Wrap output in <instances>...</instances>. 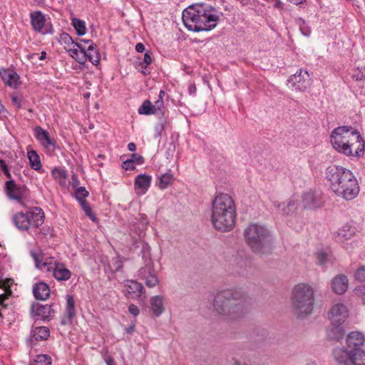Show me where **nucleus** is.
Returning <instances> with one entry per match:
<instances>
[{
    "label": "nucleus",
    "mask_w": 365,
    "mask_h": 365,
    "mask_svg": "<svg viewBox=\"0 0 365 365\" xmlns=\"http://www.w3.org/2000/svg\"><path fill=\"white\" fill-rule=\"evenodd\" d=\"M325 178L330 190L339 197L352 200L359 193V185L354 174L349 169L332 165L327 168Z\"/></svg>",
    "instance_id": "nucleus-1"
},
{
    "label": "nucleus",
    "mask_w": 365,
    "mask_h": 365,
    "mask_svg": "<svg viewBox=\"0 0 365 365\" xmlns=\"http://www.w3.org/2000/svg\"><path fill=\"white\" fill-rule=\"evenodd\" d=\"M332 147L338 153L348 157H361L364 153L365 143L360 133L350 126L334 128L330 135Z\"/></svg>",
    "instance_id": "nucleus-2"
},
{
    "label": "nucleus",
    "mask_w": 365,
    "mask_h": 365,
    "mask_svg": "<svg viewBox=\"0 0 365 365\" xmlns=\"http://www.w3.org/2000/svg\"><path fill=\"white\" fill-rule=\"evenodd\" d=\"M221 14L213 7L195 4L183 11L182 19L188 30L198 32L215 28Z\"/></svg>",
    "instance_id": "nucleus-3"
},
{
    "label": "nucleus",
    "mask_w": 365,
    "mask_h": 365,
    "mask_svg": "<svg viewBox=\"0 0 365 365\" xmlns=\"http://www.w3.org/2000/svg\"><path fill=\"white\" fill-rule=\"evenodd\" d=\"M236 207L232 197L227 193L217 194L212 201L210 221L215 230L229 232L235 225Z\"/></svg>",
    "instance_id": "nucleus-4"
},
{
    "label": "nucleus",
    "mask_w": 365,
    "mask_h": 365,
    "mask_svg": "<svg viewBox=\"0 0 365 365\" xmlns=\"http://www.w3.org/2000/svg\"><path fill=\"white\" fill-rule=\"evenodd\" d=\"M244 294L242 292L227 289L217 292L212 302L213 312L226 319L234 320L242 317L246 310L242 303Z\"/></svg>",
    "instance_id": "nucleus-5"
},
{
    "label": "nucleus",
    "mask_w": 365,
    "mask_h": 365,
    "mask_svg": "<svg viewBox=\"0 0 365 365\" xmlns=\"http://www.w3.org/2000/svg\"><path fill=\"white\" fill-rule=\"evenodd\" d=\"M365 344V335L359 331H352L349 332L346 339V347L337 348L334 351V357L338 365H341V362L337 358V354L343 353L344 359L342 360L346 365H365V351L361 347Z\"/></svg>",
    "instance_id": "nucleus-6"
},
{
    "label": "nucleus",
    "mask_w": 365,
    "mask_h": 365,
    "mask_svg": "<svg viewBox=\"0 0 365 365\" xmlns=\"http://www.w3.org/2000/svg\"><path fill=\"white\" fill-rule=\"evenodd\" d=\"M244 236L245 242L255 252L264 254L272 247V235L264 225L257 223L249 225L244 231Z\"/></svg>",
    "instance_id": "nucleus-7"
},
{
    "label": "nucleus",
    "mask_w": 365,
    "mask_h": 365,
    "mask_svg": "<svg viewBox=\"0 0 365 365\" xmlns=\"http://www.w3.org/2000/svg\"><path fill=\"white\" fill-rule=\"evenodd\" d=\"M314 290L306 283L294 286L292 292V304L295 314L299 318L310 314L314 308Z\"/></svg>",
    "instance_id": "nucleus-8"
},
{
    "label": "nucleus",
    "mask_w": 365,
    "mask_h": 365,
    "mask_svg": "<svg viewBox=\"0 0 365 365\" xmlns=\"http://www.w3.org/2000/svg\"><path fill=\"white\" fill-rule=\"evenodd\" d=\"M30 255L35 262L36 267L42 272H53V275L58 281H66L71 276V271L64 264L53 261L51 257H45L41 250H31Z\"/></svg>",
    "instance_id": "nucleus-9"
},
{
    "label": "nucleus",
    "mask_w": 365,
    "mask_h": 365,
    "mask_svg": "<svg viewBox=\"0 0 365 365\" xmlns=\"http://www.w3.org/2000/svg\"><path fill=\"white\" fill-rule=\"evenodd\" d=\"M300 204L305 210H316L324 205V200L319 192L309 190L302 194Z\"/></svg>",
    "instance_id": "nucleus-10"
},
{
    "label": "nucleus",
    "mask_w": 365,
    "mask_h": 365,
    "mask_svg": "<svg viewBox=\"0 0 365 365\" xmlns=\"http://www.w3.org/2000/svg\"><path fill=\"white\" fill-rule=\"evenodd\" d=\"M349 316L347 306L342 302L334 303L327 314L328 319L331 324H344Z\"/></svg>",
    "instance_id": "nucleus-11"
},
{
    "label": "nucleus",
    "mask_w": 365,
    "mask_h": 365,
    "mask_svg": "<svg viewBox=\"0 0 365 365\" xmlns=\"http://www.w3.org/2000/svg\"><path fill=\"white\" fill-rule=\"evenodd\" d=\"M288 84L299 91H305L311 85V77L307 71L299 69L288 79Z\"/></svg>",
    "instance_id": "nucleus-12"
},
{
    "label": "nucleus",
    "mask_w": 365,
    "mask_h": 365,
    "mask_svg": "<svg viewBox=\"0 0 365 365\" xmlns=\"http://www.w3.org/2000/svg\"><path fill=\"white\" fill-rule=\"evenodd\" d=\"M138 275L141 279L145 281V284L148 287H154L159 282L158 278L153 268L151 262L148 263L146 267H142L139 269Z\"/></svg>",
    "instance_id": "nucleus-13"
},
{
    "label": "nucleus",
    "mask_w": 365,
    "mask_h": 365,
    "mask_svg": "<svg viewBox=\"0 0 365 365\" xmlns=\"http://www.w3.org/2000/svg\"><path fill=\"white\" fill-rule=\"evenodd\" d=\"M349 287V280L344 274H337L331 282V290L336 294H344Z\"/></svg>",
    "instance_id": "nucleus-14"
},
{
    "label": "nucleus",
    "mask_w": 365,
    "mask_h": 365,
    "mask_svg": "<svg viewBox=\"0 0 365 365\" xmlns=\"http://www.w3.org/2000/svg\"><path fill=\"white\" fill-rule=\"evenodd\" d=\"M125 292L128 297L133 299L140 297L143 293V287L142 284L134 280H126L124 282Z\"/></svg>",
    "instance_id": "nucleus-15"
},
{
    "label": "nucleus",
    "mask_w": 365,
    "mask_h": 365,
    "mask_svg": "<svg viewBox=\"0 0 365 365\" xmlns=\"http://www.w3.org/2000/svg\"><path fill=\"white\" fill-rule=\"evenodd\" d=\"M28 217L30 221L31 228H36L44 222V212L38 207H32L28 210Z\"/></svg>",
    "instance_id": "nucleus-16"
},
{
    "label": "nucleus",
    "mask_w": 365,
    "mask_h": 365,
    "mask_svg": "<svg viewBox=\"0 0 365 365\" xmlns=\"http://www.w3.org/2000/svg\"><path fill=\"white\" fill-rule=\"evenodd\" d=\"M152 177L150 175L140 174L135 180V190L138 195L145 194L150 186Z\"/></svg>",
    "instance_id": "nucleus-17"
},
{
    "label": "nucleus",
    "mask_w": 365,
    "mask_h": 365,
    "mask_svg": "<svg viewBox=\"0 0 365 365\" xmlns=\"http://www.w3.org/2000/svg\"><path fill=\"white\" fill-rule=\"evenodd\" d=\"M356 232V229L354 226L346 224L336 231L334 238L336 241L344 243L354 237Z\"/></svg>",
    "instance_id": "nucleus-18"
},
{
    "label": "nucleus",
    "mask_w": 365,
    "mask_h": 365,
    "mask_svg": "<svg viewBox=\"0 0 365 365\" xmlns=\"http://www.w3.org/2000/svg\"><path fill=\"white\" fill-rule=\"evenodd\" d=\"M12 222L20 231H28L31 229L30 221L28 217V210L26 212H18L12 217Z\"/></svg>",
    "instance_id": "nucleus-19"
},
{
    "label": "nucleus",
    "mask_w": 365,
    "mask_h": 365,
    "mask_svg": "<svg viewBox=\"0 0 365 365\" xmlns=\"http://www.w3.org/2000/svg\"><path fill=\"white\" fill-rule=\"evenodd\" d=\"M344 324H331L327 329V336L330 340L340 341L345 334Z\"/></svg>",
    "instance_id": "nucleus-20"
},
{
    "label": "nucleus",
    "mask_w": 365,
    "mask_h": 365,
    "mask_svg": "<svg viewBox=\"0 0 365 365\" xmlns=\"http://www.w3.org/2000/svg\"><path fill=\"white\" fill-rule=\"evenodd\" d=\"M50 288L44 282H38L34 285L33 293L34 297L38 300H46L50 296Z\"/></svg>",
    "instance_id": "nucleus-21"
},
{
    "label": "nucleus",
    "mask_w": 365,
    "mask_h": 365,
    "mask_svg": "<svg viewBox=\"0 0 365 365\" xmlns=\"http://www.w3.org/2000/svg\"><path fill=\"white\" fill-rule=\"evenodd\" d=\"M76 314L75 301L71 295L67 297L65 315L62 319V324H67L71 322Z\"/></svg>",
    "instance_id": "nucleus-22"
},
{
    "label": "nucleus",
    "mask_w": 365,
    "mask_h": 365,
    "mask_svg": "<svg viewBox=\"0 0 365 365\" xmlns=\"http://www.w3.org/2000/svg\"><path fill=\"white\" fill-rule=\"evenodd\" d=\"M75 46L67 48V51L78 63L83 64L86 61V49L80 43H76Z\"/></svg>",
    "instance_id": "nucleus-23"
},
{
    "label": "nucleus",
    "mask_w": 365,
    "mask_h": 365,
    "mask_svg": "<svg viewBox=\"0 0 365 365\" xmlns=\"http://www.w3.org/2000/svg\"><path fill=\"white\" fill-rule=\"evenodd\" d=\"M274 206L282 215H289L296 208V201L293 198L289 199L287 202L274 201Z\"/></svg>",
    "instance_id": "nucleus-24"
},
{
    "label": "nucleus",
    "mask_w": 365,
    "mask_h": 365,
    "mask_svg": "<svg viewBox=\"0 0 365 365\" xmlns=\"http://www.w3.org/2000/svg\"><path fill=\"white\" fill-rule=\"evenodd\" d=\"M53 309L51 305L46 304H36L32 307V313L34 316L38 317L41 319L45 320L48 319L51 316Z\"/></svg>",
    "instance_id": "nucleus-25"
},
{
    "label": "nucleus",
    "mask_w": 365,
    "mask_h": 365,
    "mask_svg": "<svg viewBox=\"0 0 365 365\" xmlns=\"http://www.w3.org/2000/svg\"><path fill=\"white\" fill-rule=\"evenodd\" d=\"M164 298L162 296H154L150 299V308L155 317L160 316L165 311L163 307Z\"/></svg>",
    "instance_id": "nucleus-26"
},
{
    "label": "nucleus",
    "mask_w": 365,
    "mask_h": 365,
    "mask_svg": "<svg viewBox=\"0 0 365 365\" xmlns=\"http://www.w3.org/2000/svg\"><path fill=\"white\" fill-rule=\"evenodd\" d=\"M45 17L41 11L31 13V23L36 31L41 32L45 25Z\"/></svg>",
    "instance_id": "nucleus-27"
},
{
    "label": "nucleus",
    "mask_w": 365,
    "mask_h": 365,
    "mask_svg": "<svg viewBox=\"0 0 365 365\" xmlns=\"http://www.w3.org/2000/svg\"><path fill=\"white\" fill-rule=\"evenodd\" d=\"M6 192L10 199L21 202L22 194L21 189L14 182L10 180L6 182Z\"/></svg>",
    "instance_id": "nucleus-28"
},
{
    "label": "nucleus",
    "mask_w": 365,
    "mask_h": 365,
    "mask_svg": "<svg viewBox=\"0 0 365 365\" xmlns=\"http://www.w3.org/2000/svg\"><path fill=\"white\" fill-rule=\"evenodd\" d=\"M35 135L37 140L46 148L53 145V142L49 137L48 133L41 127L35 129Z\"/></svg>",
    "instance_id": "nucleus-29"
},
{
    "label": "nucleus",
    "mask_w": 365,
    "mask_h": 365,
    "mask_svg": "<svg viewBox=\"0 0 365 365\" xmlns=\"http://www.w3.org/2000/svg\"><path fill=\"white\" fill-rule=\"evenodd\" d=\"M49 329L46 327H34L31 331V341L46 340L49 336Z\"/></svg>",
    "instance_id": "nucleus-30"
},
{
    "label": "nucleus",
    "mask_w": 365,
    "mask_h": 365,
    "mask_svg": "<svg viewBox=\"0 0 365 365\" xmlns=\"http://www.w3.org/2000/svg\"><path fill=\"white\" fill-rule=\"evenodd\" d=\"M14 280L12 279H1L0 282V288L4 289L5 294L0 295V305L3 308H6V305L4 304V300L8 296L11 294V290L10 289L11 285L13 284Z\"/></svg>",
    "instance_id": "nucleus-31"
},
{
    "label": "nucleus",
    "mask_w": 365,
    "mask_h": 365,
    "mask_svg": "<svg viewBox=\"0 0 365 365\" xmlns=\"http://www.w3.org/2000/svg\"><path fill=\"white\" fill-rule=\"evenodd\" d=\"M173 181V175L171 173H165L158 177L157 185L160 190H165L171 185Z\"/></svg>",
    "instance_id": "nucleus-32"
},
{
    "label": "nucleus",
    "mask_w": 365,
    "mask_h": 365,
    "mask_svg": "<svg viewBox=\"0 0 365 365\" xmlns=\"http://www.w3.org/2000/svg\"><path fill=\"white\" fill-rule=\"evenodd\" d=\"M27 156L31 168L35 170H40L41 169V163L37 153L35 150L28 151Z\"/></svg>",
    "instance_id": "nucleus-33"
},
{
    "label": "nucleus",
    "mask_w": 365,
    "mask_h": 365,
    "mask_svg": "<svg viewBox=\"0 0 365 365\" xmlns=\"http://www.w3.org/2000/svg\"><path fill=\"white\" fill-rule=\"evenodd\" d=\"M86 60L88 59L93 65H96L99 62V53L95 49L93 44L89 45L87 50H86Z\"/></svg>",
    "instance_id": "nucleus-34"
},
{
    "label": "nucleus",
    "mask_w": 365,
    "mask_h": 365,
    "mask_svg": "<svg viewBox=\"0 0 365 365\" xmlns=\"http://www.w3.org/2000/svg\"><path fill=\"white\" fill-rule=\"evenodd\" d=\"M138 113L142 115H150L155 113V110L153 103L150 101L146 100L138 108Z\"/></svg>",
    "instance_id": "nucleus-35"
},
{
    "label": "nucleus",
    "mask_w": 365,
    "mask_h": 365,
    "mask_svg": "<svg viewBox=\"0 0 365 365\" xmlns=\"http://www.w3.org/2000/svg\"><path fill=\"white\" fill-rule=\"evenodd\" d=\"M72 25L78 36H83L86 33V26L84 21L76 18L72 19Z\"/></svg>",
    "instance_id": "nucleus-36"
},
{
    "label": "nucleus",
    "mask_w": 365,
    "mask_h": 365,
    "mask_svg": "<svg viewBox=\"0 0 365 365\" xmlns=\"http://www.w3.org/2000/svg\"><path fill=\"white\" fill-rule=\"evenodd\" d=\"M3 80L6 85L15 88L17 85L19 76L14 72H9L3 76Z\"/></svg>",
    "instance_id": "nucleus-37"
},
{
    "label": "nucleus",
    "mask_w": 365,
    "mask_h": 365,
    "mask_svg": "<svg viewBox=\"0 0 365 365\" xmlns=\"http://www.w3.org/2000/svg\"><path fill=\"white\" fill-rule=\"evenodd\" d=\"M296 24L298 25L302 35L307 37H309L311 35V28L305 20L302 18H297L296 19Z\"/></svg>",
    "instance_id": "nucleus-38"
},
{
    "label": "nucleus",
    "mask_w": 365,
    "mask_h": 365,
    "mask_svg": "<svg viewBox=\"0 0 365 365\" xmlns=\"http://www.w3.org/2000/svg\"><path fill=\"white\" fill-rule=\"evenodd\" d=\"M59 41L61 44L64 45V47L66 50L68 48L75 47V44L76 43L73 41L71 36L67 33H63L60 35Z\"/></svg>",
    "instance_id": "nucleus-39"
},
{
    "label": "nucleus",
    "mask_w": 365,
    "mask_h": 365,
    "mask_svg": "<svg viewBox=\"0 0 365 365\" xmlns=\"http://www.w3.org/2000/svg\"><path fill=\"white\" fill-rule=\"evenodd\" d=\"M30 365H51V359L46 354H39Z\"/></svg>",
    "instance_id": "nucleus-40"
},
{
    "label": "nucleus",
    "mask_w": 365,
    "mask_h": 365,
    "mask_svg": "<svg viewBox=\"0 0 365 365\" xmlns=\"http://www.w3.org/2000/svg\"><path fill=\"white\" fill-rule=\"evenodd\" d=\"M79 204H80L81 208L83 209V210L86 214V215H88L92 221L96 222L97 218L95 216V215L93 213L89 203L86 200H84V201L80 202Z\"/></svg>",
    "instance_id": "nucleus-41"
},
{
    "label": "nucleus",
    "mask_w": 365,
    "mask_h": 365,
    "mask_svg": "<svg viewBox=\"0 0 365 365\" xmlns=\"http://www.w3.org/2000/svg\"><path fill=\"white\" fill-rule=\"evenodd\" d=\"M88 192L84 187H78L75 192V197L78 202L86 200L85 198L88 197Z\"/></svg>",
    "instance_id": "nucleus-42"
},
{
    "label": "nucleus",
    "mask_w": 365,
    "mask_h": 365,
    "mask_svg": "<svg viewBox=\"0 0 365 365\" xmlns=\"http://www.w3.org/2000/svg\"><path fill=\"white\" fill-rule=\"evenodd\" d=\"M327 254L324 251H319L316 253V259L317 263L320 265H323L327 261Z\"/></svg>",
    "instance_id": "nucleus-43"
},
{
    "label": "nucleus",
    "mask_w": 365,
    "mask_h": 365,
    "mask_svg": "<svg viewBox=\"0 0 365 365\" xmlns=\"http://www.w3.org/2000/svg\"><path fill=\"white\" fill-rule=\"evenodd\" d=\"M355 277L358 281L365 282V266H361L355 272Z\"/></svg>",
    "instance_id": "nucleus-44"
},
{
    "label": "nucleus",
    "mask_w": 365,
    "mask_h": 365,
    "mask_svg": "<svg viewBox=\"0 0 365 365\" xmlns=\"http://www.w3.org/2000/svg\"><path fill=\"white\" fill-rule=\"evenodd\" d=\"M23 97L21 95H11L13 103L18 108L21 107Z\"/></svg>",
    "instance_id": "nucleus-45"
},
{
    "label": "nucleus",
    "mask_w": 365,
    "mask_h": 365,
    "mask_svg": "<svg viewBox=\"0 0 365 365\" xmlns=\"http://www.w3.org/2000/svg\"><path fill=\"white\" fill-rule=\"evenodd\" d=\"M165 120H163L155 125V133L157 136H160L165 129Z\"/></svg>",
    "instance_id": "nucleus-46"
},
{
    "label": "nucleus",
    "mask_w": 365,
    "mask_h": 365,
    "mask_svg": "<svg viewBox=\"0 0 365 365\" xmlns=\"http://www.w3.org/2000/svg\"><path fill=\"white\" fill-rule=\"evenodd\" d=\"M357 86L361 88V93L365 95V77L357 78Z\"/></svg>",
    "instance_id": "nucleus-47"
},
{
    "label": "nucleus",
    "mask_w": 365,
    "mask_h": 365,
    "mask_svg": "<svg viewBox=\"0 0 365 365\" xmlns=\"http://www.w3.org/2000/svg\"><path fill=\"white\" fill-rule=\"evenodd\" d=\"M153 106L155 108V113H157L158 110L161 111L163 108L164 107V102L162 99H158L155 101V103L153 104Z\"/></svg>",
    "instance_id": "nucleus-48"
},
{
    "label": "nucleus",
    "mask_w": 365,
    "mask_h": 365,
    "mask_svg": "<svg viewBox=\"0 0 365 365\" xmlns=\"http://www.w3.org/2000/svg\"><path fill=\"white\" fill-rule=\"evenodd\" d=\"M128 311L132 315L135 317L138 316L140 313V309H138V307L133 304L129 306Z\"/></svg>",
    "instance_id": "nucleus-49"
},
{
    "label": "nucleus",
    "mask_w": 365,
    "mask_h": 365,
    "mask_svg": "<svg viewBox=\"0 0 365 365\" xmlns=\"http://www.w3.org/2000/svg\"><path fill=\"white\" fill-rule=\"evenodd\" d=\"M358 241L353 240L349 244L346 243L344 245V247L349 252H351L354 247L357 246Z\"/></svg>",
    "instance_id": "nucleus-50"
},
{
    "label": "nucleus",
    "mask_w": 365,
    "mask_h": 365,
    "mask_svg": "<svg viewBox=\"0 0 365 365\" xmlns=\"http://www.w3.org/2000/svg\"><path fill=\"white\" fill-rule=\"evenodd\" d=\"M0 165H1V168L3 170V172L4 173V174L8 177V178H11V174L8 170V168H7V165L6 164V163L4 162V160H0Z\"/></svg>",
    "instance_id": "nucleus-51"
},
{
    "label": "nucleus",
    "mask_w": 365,
    "mask_h": 365,
    "mask_svg": "<svg viewBox=\"0 0 365 365\" xmlns=\"http://www.w3.org/2000/svg\"><path fill=\"white\" fill-rule=\"evenodd\" d=\"M151 63H152L151 56L148 52H146L144 54V58H143V63L145 64V68H146L147 66L150 65Z\"/></svg>",
    "instance_id": "nucleus-52"
},
{
    "label": "nucleus",
    "mask_w": 365,
    "mask_h": 365,
    "mask_svg": "<svg viewBox=\"0 0 365 365\" xmlns=\"http://www.w3.org/2000/svg\"><path fill=\"white\" fill-rule=\"evenodd\" d=\"M123 168L125 170L134 169L133 160H128L123 162Z\"/></svg>",
    "instance_id": "nucleus-53"
},
{
    "label": "nucleus",
    "mask_w": 365,
    "mask_h": 365,
    "mask_svg": "<svg viewBox=\"0 0 365 365\" xmlns=\"http://www.w3.org/2000/svg\"><path fill=\"white\" fill-rule=\"evenodd\" d=\"M130 160H133V163H135L136 164H141L143 163V158L137 154H133Z\"/></svg>",
    "instance_id": "nucleus-54"
},
{
    "label": "nucleus",
    "mask_w": 365,
    "mask_h": 365,
    "mask_svg": "<svg viewBox=\"0 0 365 365\" xmlns=\"http://www.w3.org/2000/svg\"><path fill=\"white\" fill-rule=\"evenodd\" d=\"M52 174L54 177H60V178H64L65 177V175H64V172L62 171L60 169H57V168H55L52 171Z\"/></svg>",
    "instance_id": "nucleus-55"
},
{
    "label": "nucleus",
    "mask_w": 365,
    "mask_h": 365,
    "mask_svg": "<svg viewBox=\"0 0 365 365\" xmlns=\"http://www.w3.org/2000/svg\"><path fill=\"white\" fill-rule=\"evenodd\" d=\"M197 91L196 86L195 83H190L188 86V91L190 95L195 93Z\"/></svg>",
    "instance_id": "nucleus-56"
},
{
    "label": "nucleus",
    "mask_w": 365,
    "mask_h": 365,
    "mask_svg": "<svg viewBox=\"0 0 365 365\" xmlns=\"http://www.w3.org/2000/svg\"><path fill=\"white\" fill-rule=\"evenodd\" d=\"M135 50L139 53H142L145 51V46L142 43H138L135 46Z\"/></svg>",
    "instance_id": "nucleus-57"
},
{
    "label": "nucleus",
    "mask_w": 365,
    "mask_h": 365,
    "mask_svg": "<svg viewBox=\"0 0 365 365\" xmlns=\"http://www.w3.org/2000/svg\"><path fill=\"white\" fill-rule=\"evenodd\" d=\"M291 4L298 6L301 4H302L305 0H287Z\"/></svg>",
    "instance_id": "nucleus-58"
},
{
    "label": "nucleus",
    "mask_w": 365,
    "mask_h": 365,
    "mask_svg": "<svg viewBox=\"0 0 365 365\" xmlns=\"http://www.w3.org/2000/svg\"><path fill=\"white\" fill-rule=\"evenodd\" d=\"M128 148L130 151H135L136 150V145L134 143H130L128 145Z\"/></svg>",
    "instance_id": "nucleus-59"
},
{
    "label": "nucleus",
    "mask_w": 365,
    "mask_h": 365,
    "mask_svg": "<svg viewBox=\"0 0 365 365\" xmlns=\"http://www.w3.org/2000/svg\"><path fill=\"white\" fill-rule=\"evenodd\" d=\"M106 362L107 365H115L114 360L110 357L107 358Z\"/></svg>",
    "instance_id": "nucleus-60"
},
{
    "label": "nucleus",
    "mask_w": 365,
    "mask_h": 365,
    "mask_svg": "<svg viewBox=\"0 0 365 365\" xmlns=\"http://www.w3.org/2000/svg\"><path fill=\"white\" fill-rule=\"evenodd\" d=\"M37 56H38L37 53H31V54L27 55V58L29 60H32V59H34Z\"/></svg>",
    "instance_id": "nucleus-61"
},
{
    "label": "nucleus",
    "mask_w": 365,
    "mask_h": 365,
    "mask_svg": "<svg viewBox=\"0 0 365 365\" xmlns=\"http://www.w3.org/2000/svg\"><path fill=\"white\" fill-rule=\"evenodd\" d=\"M46 58V52L42 51L41 53V56L38 57L40 60H44Z\"/></svg>",
    "instance_id": "nucleus-62"
},
{
    "label": "nucleus",
    "mask_w": 365,
    "mask_h": 365,
    "mask_svg": "<svg viewBox=\"0 0 365 365\" xmlns=\"http://www.w3.org/2000/svg\"><path fill=\"white\" fill-rule=\"evenodd\" d=\"M128 333L131 334L134 331V326H130L126 329Z\"/></svg>",
    "instance_id": "nucleus-63"
},
{
    "label": "nucleus",
    "mask_w": 365,
    "mask_h": 365,
    "mask_svg": "<svg viewBox=\"0 0 365 365\" xmlns=\"http://www.w3.org/2000/svg\"><path fill=\"white\" fill-rule=\"evenodd\" d=\"M165 96V91L161 90L160 92H159V95H158V99H162L163 100V97Z\"/></svg>",
    "instance_id": "nucleus-64"
}]
</instances>
